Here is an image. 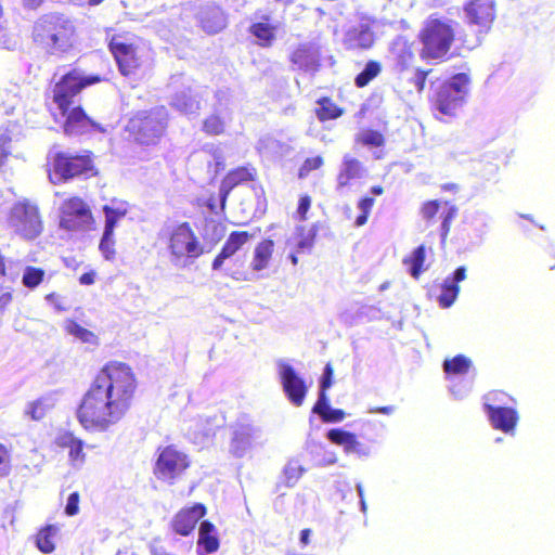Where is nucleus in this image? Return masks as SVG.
Wrapping results in <instances>:
<instances>
[{
    "instance_id": "052dcab7",
    "label": "nucleus",
    "mask_w": 555,
    "mask_h": 555,
    "mask_svg": "<svg viewBox=\"0 0 555 555\" xmlns=\"http://www.w3.org/2000/svg\"><path fill=\"white\" fill-rule=\"evenodd\" d=\"M96 273L95 271H89L86 273H82L79 276V283L81 285H92L95 282Z\"/></svg>"
},
{
    "instance_id": "e2e57ef3",
    "label": "nucleus",
    "mask_w": 555,
    "mask_h": 555,
    "mask_svg": "<svg viewBox=\"0 0 555 555\" xmlns=\"http://www.w3.org/2000/svg\"><path fill=\"white\" fill-rule=\"evenodd\" d=\"M46 0H22V4L25 9L36 11L42 7Z\"/></svg>"
},
{
    "instance_id": "6ab92c4d",
    "label": "nucleus",
    "mask_w": 555,
    "mask_h": 555,
    "mask_svg": "<svg viewBox=\"0 0 555 555\" xmlns=\"http://www.w3.org/2000/svg\"><path fill=\"white\" fill-rule=\"evenodd\" d=\"M253 234L248 231H232L225 242L223 243L220 251L216 255L211 262L212 270H220L224 261L234 256L242 247L253 238Z\"/></svg>"
},
{
    "instance_id": "4c0bfd02",
    "label": "nucleus",
    "mask_w": 555,
    "mask_h": 555,
    "mask_svg": "<svg viewBox=\"0 0 555 555\" xmlns=\"http://www.w3.org/2000/svg\"><path fill=\"white\" fill-rule=\"evenodd\" d=\"M460 292L459 285L454 282H450V278H447L441 285V293L438 296V302L441 308H449L455 301Z\"/></svg>"
},
{
    "instance_id": "7ed1b4c3",
    "label": "nucleus",
    "mask_w": 555,
    "mask_h": 555,
    "mask_svg": "<svg viewBox=\"0 0 555 555\" xmlns=\"http://www.w3.org/2000/svg\"><path fill=\"white\" fill-rule=\"evenodd\" d=\"M416 39L421 46L418 54L421 60L444 62L456 39L453 22L433 14L422 24Z\"/></svg>"
},
{
    "instance_id": "f704fd0d",
    "label": "nucleus",
    "mask_w": 555,
    "mask_h": 555,
    "mask_svg": "<svg viewBox=\"0 0 555 555\" xmlns=\"http://www.w3.org/2000/svg\"><path fill=\"white\" fill-rule=\"evenodd\" d=\"M382 73V64L378 61L371 60L365 67L354 78V85L358 88L366 87L373 79Z\"/></svg>"
},
{
    "instance_id": "c756f323",
    "label": "nucleus",
    "mask_w": 555,
    "mask_h": 555,
    "mask_svg": "<svg viewBox=\"0 0 555 555\" xmlns=\"http://www.w3.org/2000/svg\"><path fill=\"white\" fill-rule=\"evenodd\" d=\"M276 27L266 22H257L249 26V33L258 39V44L269 48L275 40Z\"/></svg>"
},
{
    "instance_id": "2eb2a0df",
    "label": "nucleus",
    "mask_w": 555,
    "mask_h": 555,
    "mask_svg": "<svg viewBox=\"0 0 555 555\" xmlns=\"http://www.w3.org/2000/svg\"><path fill=\"white\" fill-rule=\"evenodd\" d=\"M207 514V507L203 503H194L180 508L170 520V529L178 535H190L198 521Z\"/></svg>"
},
{
    "instance_id": "69168bd1",
    "label": "nucleus",
    "mask_w": 555,
    "mask_h": 555,
    "mask_svg": "<svg viewBox=\"0 0 555 555\" xmlns=\"http://www.w3.org/2000/svg\"><path fill=\"white\" fill-rule=\"evenodd\" d=\"M310 535H311V530L309 528H306V529H302L300 531V543L302 546H307L309 543H310Z\"/></svg>"
},
{
    "instance_id": "09e8293b",
    "label": "nucleus",
    "mask_w": 555,
    "mask_h": 555,
    "mask_svg": "<svg viewBox=\"0 0 555 555\" xmlns=\"http://www.w3.org/2000/svg\"><path fill=\"white\" fill-rule=\"evenodd\" d=\"M12 468V450L0 442V478L10 475Z\"/></svg>"
},
{
    "instance_id": "ddd939ff",
    "label": "nucleus",
    "mask_w": 555,
    "mask_h": 555,
    "mask_svg": "<svg viewBox=\"0 0 555 555\" xmlns=\"http://www.w3.org/2000/svg\"><path fill=\"white\" fill-rule=\"evenodd\" d=\"M10 227L26 240L37 237L42 230V222L36 207L25 203H17L9 216Z\"/></svg>"
},
{
    "instance_id": "b1692460",
    "label": "nucleus",
    "mask_w": 555,
    "mask_h": 555,
    "mask_svg": "<svg viewBox=\"0 0 555 555\" xmlns=\"http://www.w3.org/2000/svg\"><path fill=\"white\" fill-rule=\"evenodd\" d=\"M274 241L271 238H263L255 246L250 262L253 271L259 272L269 267L274 253Z\"/></svg>"
},
{
    "instance_id": "c85d7f7f",
    "label": "nucleus",
    "mask_w": 555,
    "mask_h": 555,
    "mask_svg": "<svg viewBox=\"0 0 555 555\" xmlns=\"http://www.w3.org/2000/svg\"><path fill=\"white\" fill-rule=\"evenodd\" d=\"M312 413L318 414L324 423H338L346 417L344 410L330 408L328 397L318 399L312 406Z\"/></svg>"
},
{
    "instance_id": "a878e982",
    "label": "nucleus",
    "mask_w": 555,
    "mask_h": 555,
    "mask_svg": "<svg viewBox=\"0 0 555 555\" xmlns=\"http://www.w3.org/2000/svg\"><path fill=\"white\" fill-rule=\"evenodd\" d=\"M102 210L105 215V230L114 231L116 224L128 212V203L117 198H113L109 205H104Z\"/></svg>"
},
{
    "instance_id": "79ce46f5",
    "label": "nucleus",
    "mask_w": 555,
    "mask_h": 555,
    "mask_svg": "<svg viewBox=\"0 0 555 555\" xmlns=\"http://www.w3.org/2000/svg\"><path fill=\"white\" fill-rule=\"evenodd\" d=\"M202 129L207 135H220L224 132L225 125L219 115L212 114L204 119Z\"/></svg>"
},
{
    "instance_id": "e433bc0d",
    "label": "nucleus",
    "mask_w": 555,
    "mask_h": 555,
    "mask_svg": "<svg viewBox=\"0 0 555 555\" xmlns=\"http://www.w3.org/2000/svg\"><path fill=\"white\" fill-rule=\"evenodd\" d=\"M46 278V271L42 268L27 266L24 269L22 283L28 289L37 288Z\"/></svg>"
},
{
    "instance_id": "1a4fd4ad",
    "label": "nucleus",
    "mask_w": 555,
    "mask_h": 555,
    "mask_svg": "<svg viewBox=\"0 0 555 555\" xmlns=\"http://www.w3.org/2000/svg\"><path fill=\"white\" fill-rule=\"evenodd\" d=\"M51 169L59 181L66 182L79 177H94L98 175L94 165V155L91 151L83 154H69L56 152L50 157Z\"/></svg>"
},
{
    "instance_id": "aec40b11",
    "label": "nucleus",
    "mask_w": 555,
    "mask_h": 555,
    "mask_svg": "<svg viewBox=\"0 0 555 555\" xmlns=\"http://www.w3.org/2000/svg\"><path fill=\"white\" fill-rule=\"evenodd\" d=\"M54 444L62 450H67L68 460L72 466L80 467L85 464L86 444L80 438L76 437L73 433H60L54 440Z\"/></svg>"
},
{
    "instance_id": "338daca9",
    "label": "nucleus",
    "mask_w": 555,
    "mask_h": 555,
    "mask_svg": "<svg viewBox=\"0 0 555 555\" xmlns=\"http://www.w3.org/2000/svg\"><path fill=\"white\" fill-rule=\"evenodd\" d=\"M395 411V408L391 405L388 406H377L371 410V412L374 413H382V414H390Z\"/></svg>"
},
{
    "instance_id": "37998d69",
    "label": "nucleus",
    "mask_w": 555,
    "mask_h": 555,
    "mask_svg": "<svg viewBox=\"0 0 555 555\" xmlns=\"http://www.w3.org/2000/svg\"><path fill=\"white\" fill-rule=\"evenodd\" d=\"M289 60L298 67H307L311 63V51L307 44H300L291 53Z\"/></svg>"
},
{
    "instance_id": "c9c22d12",
    "label": "nucleus",
    "mask_w": 555,
    "mask_h": 555,
    "mask_svg": "<svg viewBox=\"0 0 555 555\" xmlns=\"http://www.w3.org/2000/svg\"><path fill=\"white\" fill-rule=\"evenodd\" d=\"M425 262V246L421 245L413 250V253L403 259V263L409 267L410 273L413 278L417 279L423 272Z\"/></svg>"
},
{
    "instance_id": "49530a36",
    "label": "nucleus",
    "mask_w": 555,
    "mask_h": 555,
    "mask_svg": "<svg viewBox=\"0 0 555 555\" xmlns=\"http://www.w3.org/2000/svg\"><path fill=\"white\" fill-rule=\"evenodd\" d=\"M324 165V158L321 155L308 157L298 169V178H307L311 171L320 169Z\"/></svg>"
},
{
    "instance_id": "774afa93",
    "label": "nucleus",
    "mask_w": 555,
    "mask_h": 555,
    "mask_svg": "<svg viewBox=\"0 0 555 555\" xmlns=\"http://www.w3.org/2000/svg\"><path fill=\"white\" fill-rule=\"evenodd\" d=\"M40 408L39 403H31L30 415L33 420H39L42 416V413H39L38 410Z\"/></svg>"
},
{
    "instance_id": "f03ea898",
    "label": "nucleus",
    "mask_w": 555,
    "mask_h": 555,
    "mask_svg": "<svg viewBox=\"0 0 555 555\" xmlns=\"http://www.w3.org/2000/svg\"><path fill=\"white\" fill-rule=\"evenodd\" d=\"M76 27L73 21L60 12L40 15L31 26L30 38L35 47L47 54H66L76 42Z\"/></svg>"
},
{
    "instance_id": "603ef678",
    "label": "nucleus",
    "mask_w": 555,
    "mask_h": 555,
    "mask_svg": "<svg viewBox=\"0 0 555 555\" xmlns=\"http://www.w3.org/2000/svg\"><path fill=\"white\" fill-rule=\"evenodd\" d=\"M12 139L9 134H0V169L4 167L11 156Z\"/></svg>"
},
{
    "instance_id": "39448f33",
    "label": "nucleus",
    "mask_w": 555,
    "mask_h": 555,
    "mask_svg": "<svg viewBox=\"0 0 555 555\" xmlns=\"http://www.w3.org/2000/svg\"><path fill=\"white\" fill-rule=\"evenodd\" d=\"M469 83L467 73H457L442 81L429 98L430 109L442 117H456L465 103Z\"/></svg>"
},
{
    "instance_id": "9b49d317",
    "label": "nucleus",
    "mask_w": 555,
    "mask_h": 555,
    "mask_svg": "<svg viewBox=\"0 0 555 555\" xmlns=\"http://www.w3.org/2000/svg\"><path fill=\"white\" fill-rule=\"evenodd\" d=\"M485 400L483 408L492 427L505 434L513 433L519 421L518 412L512 406H499L495 403H507L514 399L503 390H493L485 396Z\"/></svg>"
},
{
    "instance_id": "f257e3e1",
    "label": "nucleus",
    "mask_w": 555,
    "mask_h": 555,
    "mask_svg": "<svg viewBox=\"0 0 555 555\" xmlns=\"http://www.w3.org/2000/svg\"><path fill=\"white\" fill-rule=\"evenodd\" d=\"M139 380L133 369L121 361H108L93 377L77 408L79 424L88 431H106L133 406Z\"/></svg>"
},
{
    "instance_id": "a18cd8bd",
    "label": "nucleus",
    "mask_w": 555,
    "mask_h": 555,
    "mask_svg": "<svg viewBox=\"0 0 555 555\" xmlns=\"http://www.w3.org/2000/svg\"><path fill=\"white\" fill-rule=\"evenodd\" d=\"M357 142L367 146H382L385 142L384 135L376 130H366L357 137Z\"/></svg>"
},
{
    "instance_id": "de8ad7c7",
    "label": "nucleus",
    "mask_w": 555,
    "mask_h": 555,
    "mask_svg": "<svg viewBox=\"0 0 555 555\" xmlns=\"http://www.w3.org/2000/svg\"><path fill=\"white\" fill-rule=\"evenodd\" d=\"M333 378H334V367L331 362L326 363L324 366L323 374L320 378V390H319V397L318 399H322L328 397L327 390L333 385Z\"/></svg>"
},
{
    "instance_id": "4be33fe9",
    "label": "nucleus",
    "mask_w": 555,
    "mask_h": 555,
    "mask_svg": "<svg viewBox=\"0 0 555 555\" xmlns=\"http://www.w3.org/2000/svg\"><path fill=\"white\" fill-rule=\"evenodd\" d=\"M326 437L332 443L343 447L346 453H354L359 456L369 455L367 447L359 441L353 433L341 428H333L327 431Z\"/></svg>"
},
{
    "instance_id": "0e129e2a",
    "label": "nucleus",
    "mask_w": 555,
    "mask_h": 555,
    "mask_svg": "<svg viewBox=\"0 0 555 555\" xmlns=\"http://www.w3.org/2000/svg\"><path fill=\"white\" fill-rule=\"evenodd\" d=\"M201 24H202V27H203L205 30H207L208 33H217L219 29H221V28H222V26H221L220 24L215 25V26L210 25V24H209V20H208V18H206V17H203V18L201 20Z\"/></svg>"
},
{
    "instance_id": "cd10ccee",
    "label": "nucleus",
    "mask_w": 555,
    "mask_h": 555,
    "mask_svg": "<svg viewBox=\"0 0 555 555\" xmlns=\"http://www.w3.org/2000/svg\"><path fill=\"white\" fill-rule=\"evenodd\" d=\"M317 104L315 116L321 122L334 120L344 115L345 109L338 106L330 96H321Z\"/></svg>"
},
{
    "instance_id": "13d9d810",
    "label": "nucleus",
    "mask_w": 555,
    "mask_h": 555,
    "mask_svg": "<svg viewBox=\"0 0 555 555\" xmlns=\"http://www.w3.org/2000/svg\"><path fill=\"white\" fill-rule=\"evenodd\" d=\"M172 105L180 111H185L192 105V98L184 92L177 93L173 96Z\"/></svg>"
},
{
    "instance_id": "3c124183",
    "label": "nucleus",
    "mask_w": 555,
    "mask_h": 555,
    "mask_svg": "<svg viewBox=\"0 0 555 555\" xmlns=\"http://www.w3.org/2000/svg\"><path fill=\"white\" fill-rule=\"evenodd\" d=\"M44 300L57 312H64L68 310L66 297L57 292H51L46 294Z\"/></svg>"
},
{
    "instance_id": "72a5a7b5",
    "label": "nucleus",
    "mask_w": 555,
    "mask_h": 555,
    "mask_svg": "<svg viewBox=\"0 0 555 555\" xmlns=\"http://www.w3.org/2000/svg\"><path fill=\"white\" fill-rule=\"evenodd\" d=\"M66 332L79 339L80 341L85 344H91L96 345L98 344V336L90 330L85 328L79 323H77L75 320H67L65 325Z\"/></svg>"
},
{
    "instance_id": "8fccbe9b",
    "label": "nucleus",
    "mask_w": 555,
    "mask_h": 555,
    "mask_svg": "<svg viewBox=\"0 0 555 555\" xmlns=\"http://www.w3.org/2000/svg\"><path fill=\"white\" fill-rule=\"evenodd\" d=\"M440 206H441V203L437 199H430V201L424 202L420 209L422 218L427 222L434 221L437 214L439 212Z\"/></svg>"
},
{
    "instance_id": "f3484780",
    "label": "nucleus",
    "mask_w": 555,
    "mask_h": 555,
    "mask_svg": "<svg viewBox=\"0 0 555 555\" xmlns=\"http://www.w3.org/2000/svg\"><path fill=\"white\" fill-rule=\"evenodd\" d=\"M463 11L472 25L488 30L495 18V2L493 0H468Z\"/></svg>"
},
{
    "instance_id": "a19ab883",
    "label": "nucleus",
    "mask_w": 555,
    "mask_h": 555,
    "mask_svg": "<svg viewBox=\"0 0 555 555\" xmlns=\"http://www.w3.org/2000/svg\"><path fill=\"white\" fill-rule=\"evenodd\" d=\"M99 249L106 260L115 259L116 250H115L114 231L104 229L102 238L99 244Z\"/></svg>"
},
{
    "instance_id": "0eeeda50",
    "label": "nucleus",
    "mask_w": 555,
    "mask_h": 555,
    "mask_svg": "<svg viewBox=\"0 0 555 555\" xmlns=\"http://www.w3.org/2000/svg\"><path fill=\"white\" fill-rule=\"evenodd\" d=\"M167 249L176 264L192 263L206 253L205 245L188 221L171 229L167 237Z\"/></svg>"
},
{
    "instance_id": "4d7b16f0",
    "label": "nucleus",
    "mask_w": 555,
    "mask_h": 555,
    "mask_svg": "<svg viewBox=\"0 0 555 555\" xmlns=\"http://www.w3.org/2000/svg\"><path fill=\"white\" fill-rule=\"evenodd\" d=\"M311 207V197L308 194H304L299 197L297 214L301 221L307 219V214Z\"/></svg>"
},
{
    "instance_id": "bf43d9fd",
    "label": "nucleus",
    "mask_w": 555,
    "mask_h": 555,
    "mask_svg": "<svg viewBox=\"0 0 555 555\" xmlns=\"http://www.w3.org/2000/svg\"><path fill=\"white\" fill-rule=\"evenodd\" d=\"M13 300L11 291H4L0 287V311L5 310Z\"/></svg>"
},
{
    "instance_id": "473e14b6",
    "label": "nucleus",
    "mask_w": 555,
    "mask_h": 555,
    "mask_svg": "<svg viewBox=\"0 0 555 555\" xmlns=\"http://www.w3.org/2000/svg\"><path fill=\"white\" fill-rule=\"evenodd\" d=\"M472 366V361L464 354H457L443 362V371L447 375L466 374Z\"/></svg>"
},
{
    "instance_id": "a211bd4d",
    "label": "nucleus",
    "mask_w": 555,
    "mask_h": 555,
    "mask_svg": "<svg viewBox=\"0 0 555 555\" xmlns=\"http://www.w3.org/2000/svg\"><path fill=\"white\" fill-rule=\"evenodd\" d=\"M281 383L291 403L295 406H301L305 402L308 387L291 365H284L281 372Z\"/></svg>"
},
{
    "instance_id": "5fc2aeb1",
    "label": "nucleus",
    "mask_w": 555,
    "mask_h": 555,
    "mask_svg": "<svg viewBox=\"0 0 555 555\" xmlns=\"http://www.w3.org/2000/svg\"><path fill=\"white\" fill-rule=\"evenodd\" d=\"M433 69L416 68L414 74L413 83L418 92L424 91L428 75Z\"/></svg>"
},
{
    "instance_id": "dca6fc26",
    "label": "nucleus",
    "mask_w": 555,
    "mask_h": 555,
    "mask_svg": "<svg viewBox=\"0 0 555 555\" xmlns=\"http://www.w3.org/2000/svg\"><path fill=\"white\" fill-rule=\"evenodd\" d=\"M257 178V169L251 164L237 166L227 172L220 184V209L224 211L229 194L236 186L253 182Z\"/></svg>"
},
{
    "instance_id": "864d4df0",
    "label": "nucleus",
    "mask_w": 555,
    "mask_h": 555,
    "mask_svg": "<svg viewBox=\"0 0 555 555\" xmlns=\"http://www.w3.org/2000/svg\"><path fill=\"white\" fill-rule=\"evenodd\" d=\"M80 494L78 491L72 492L64 508V513L69 516H76L79 513Z\"/></svg>"
},
{
    "instance_id": "58836bf2",
    "label": "nucleus",
    "mask_w": 555,
    "mask_h": 555,
    "mask_svg": "<svg viewBox=\"0 0 555 555\" xmlns=\"http://www.w3.org/2000/svg\"><path fill=\"white\" fill-rule=\"evenodd\" d=\"M443 204H444V209L441 212L442 221H441V228H440V236H441V241L444 243L450 233L451 223L456 218V216L459 214V208L450 202H444Z\"/></svg>"
},
{
    "instance_id": "5701e85b",
    "label": "nucleus",
    "mask_w": 555,
    "mask_h": 555,
    "mask_svg": "<svg viewBox=\"0 0 555 555\" xmlns=\"http://www.w3.org/2000/svg\"><path fill=\"white\" fill-rule=\"evenodd\" d=\"M391 52L395 67L399 72H405L411 68L415 60L413 42L404 37H399L392 42Z\"/></svg>"
},
{
    "instance_id": "ea45409f",
    "label": "nucleus",
    "mask_w": 555,
    "mask_h": 555,
    "mask_svg": "<svg viewBox=\"0 0 555 555\" xmlns=\"http://www.w3.org/2000/svg\"><path fill=\"white\" fill-rule=\"evenodd\" d=\"M296 234L298 236L297 253L310 249L317 236V229L314 227L306 228L304 225L297 227Z\"/></svg>"
},
{
    "instance_id": "9d476101",
    "label": "nucleus",
    "mask_w": 555,
    "mask_h": 555,
    "mask_svg": "<svg viewBox=\"0 0 555 555\" xmlns=\"http://www.w3.org/2000/svg\"><path fill=\"white\" fill-rule=\"evenodd\" d=\"M104 78L100 75H83L79 68H72L54 83L52 99L59 109L75 104V98L86 88L100 83Z\"/></svg>"
},
{
    "instance_id": "6e6552de",
    "label": "nucleus",
    "mask_w": 555,
    "mask_h": 555,
    "mask_svg": "<svg viewBox=\"0 0 555 555\" xmlns=\"http://www.w3.org/2000/svg\"><path fill=\"white\" fill-rule=\"evenodd\" d=\"M191 464L189 454L177 446H162L156 450L153 475L158 481L172 486L183 478Z\"/></svg>"
},
{
    "instance_id": "423d86ee",
    "label": "nucleus",
    "mask_w": 555,
    "mask_h": 555,
    "mask_svg": "<svg viewBox=\"0 0 555 555\" xmlns=\"http://www.w3.org/2000/svg\"><path fill=\"white\" fill-rule=\"evenodd\" d=\"M167 119L163 106L139 111L129 118L126 131L138 144L156 145L165 134Z\"/></svg>"
},
{
    "instance_id": "412c9836",
    "label": "nucleus",
    "mask_w": 555,
    "mask_h": 555,
    "mask_svg": "<svg viewBox=\"0 0 555 555\" xmlns=\"http://www.w3.org/2000/svg\"><path fill=\"white\" fill-rule=\"evenodd\" d=\"M326 437L332 443L343 447L346 453H354L359 456L369 455L367 447L359 441L353 433L341 428H333L327 431Z\"/></svg>"
},
{
    "instance_id": "393cba45",
    "label": "nucleus",
    "mask_w": 555,
    "mask_h": 555,
    "mask_svg": "<svg viewBox=\"0 0 555 555\" xmlns=\"http://www.w3.org/2000/svg\"><path fill=\"white\" fill-rule=\"evenodd\" d=\"M197 545L202 547L205 553L211 554L218 551L220 543L216 526L209 521L204 520L198 528Z\"/></svg>"
},
{
    "instance_id": "c03bdc74",
    "label": "nucleus",
    "mask_w": 555,
    "mask_h": 555,
    "mask_svg": "<svg viewBox=\"0 0 555 555\" xmlns=\"http://www.w3.org/2000/svg\"><path fill=\"white\" fill-rule=\"evenodd\" d=\"M374 204H375V199L373 197L365 196V197H362L359 199L358 208L360 209L361 212L358 215V217L354 220L356 227H358V228L362 227L367 222L369 216L371 214V210H372V207L374 206Z\"/></svg>"
},
{
    "instance_id": "4468645a",
    "label": "nucleus",
    "mask_w": 555,
    "mask_h": 555,
    "mask_svg": "<svg viewBox=\"0 0 555 555\" xmlns=\"http://www.w3.org/2000/svg\"><path fill=\"white\" fill-rule=\"evenodd\" d=\"M64 118L63 132L68 135H82L90 131L103 132V127L94 121L81 105H70L59 109Z\"/></svg>"
},
{
    "instance_id": "7c9ffc66",
    "label": "nucleus",
    "mask_w": 555,
    "mask_h": 555,
    "mask_svg": "<svg viewBox=\"0 0 555 555\" xmlns=\"http://www.w3.org/2000/svg\"><path fill=\"white\" fill-rule=\"evenodd\" d=\"M305 469L298 461H289L282 472L281 481L278 483V488H293L298 480L301 478Z\"/></svg>"
},
{
    "instance_id": "2f4dec72",
    "label": "nucleus",
    "mask_w": 555,
    "mask_h": 555,
    "mask_svg": "<svg viewBox=\"0 0 555 555\" xmlns=\"http://www.w3.org/2000/svg\"><path fill=\"white\" fill-rule=\"evenodd\" d=\"M57 528L53 525H46L36 534V546L44 554H50L55 550L54 537Z\"/></svg>"
},
{
    "instance_id": "6e6d98bb",
    "label": "nucleus",
    "mask_w": 555,
    "mask_h": 555,
    "mask_svg": "<svg viewBox=\"0 0 555 555\" xmlns=\"http://www.w3.org/2000/svg\"><path fill=\"white\" fill-rule=\"evenodd\" d=\"M375 41L374 34L365 28L357 38V46L362 48L363 50L370 49L373 47Z\"/></svg>"
},
{
    "instance_id": "f8f14e48",
    "label": "nucleus",
    "mask_w": 555,
    "mask_h": 555,
    "mask_svg": "<svg viewBox=\"0 0 555 555\" xmlns=\"http://www.w3.org/2000/svg\"><path fill=\"white\" fill-rule=\"evenodd\" d=\"M95 220L89 205L79 196L66 198L60 207V228L77 232L94 227Z\"/></svg>"
},
{
    "instance_id": "bb28decb",
    "label": "nucleus",
    "mask_w": 555,
    "mask_h": 555,
    "mask_svg": "<svg viewBox=\"0 0 555 555\" xmlns=\"http://www.w3.org/2000/svg\"><path fill=\"white\" fill-rule=\"evenodd\" d=\"M362 173L361 163L354 158L346 156L343 160V167L337 175L338 188L343 189L350 184L353 179L360 178Z\"/></svg>"
},
{
    "instance_id": "20e7f679",
    "label": "nucleus",
    "mask_w": 555,
    "mask_h": 555,
    "mask_svg": "<svg viewBox=\"0 0 555 555\" xmlns=\"http://www.w3.org/2000/svg\"><path fill=\"white\" fill-rule=\"evenodd\" d=\"M107 48L124 77L137 76L149 61L151 52L144 39L131 31L113 34L107 40Z\"/></svg>"
},
{
    "instance_id": "680f3d73",
    "label": "nucleus",
    "mask_w": 555,
    "mask_h": 555,
    "mask_svg": "<svg viewBox=\"0 0 555 555\" xmlns=\"http://www.w3.org/2000/svg\"><path fill=\"white\" fill-rule=\"evenodd\" d=\"M466 278V269L465 267H459L452 278H450V282H454L455 285H459L460 282L465 280Z\"/></svg>"
}]
</instances>
